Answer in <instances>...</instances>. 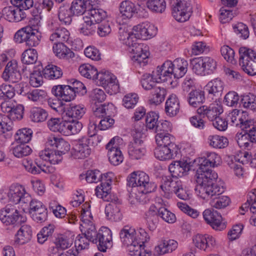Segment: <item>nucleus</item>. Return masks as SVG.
Returning <instances> with one entry per match:
<instances>
[{
	"label": "nucleus",
	"mask_w": 256,
	"mask_h": 256,
	"mask_svg": "<svg viewBox=\"0 0 256 256\" xmlns=\"http://www.w3.org/2000/svg\"><path fill=\"white\" fill-rule=\"evenodd\" d=\"M196 177L197 185L194 190L196 194L203 199L220 196L224 192V187L216 182L218 177L216 173H196Z\"/></svg>",
	"instance_id": "nucleus-1"
},
{
	"label": "nucleus",
	"mask_w": 256,
	"mask_h": 256,
	"mask_svg": "<svg viewBox=\"0 0 256 256\" xmlns=\"http://www.w3.org/2000/svg\"><path fill=\"white\" fill-rule=\"evenodd\" d=\"M222 112V109L218 104H211L210 106H202L197 110L198 116H195L190 118L191 124L200 130L204 129L205 126L204 121L202 119L205 116L208 120L213 121Z\"/></svg>",
	"instance_id": "nucleus-2"
},
{
	"label": "nucleus",
	"mask_w": 256,
	"mask_h": 256,
	"mask_svg": "<svg viewBox=\"0 0 256 256\" xmlns=\"http://www.w3.org/2000/svg\"><path fill=\"white\" fill-rule=\"evenodd\" d=\"M41 38V33L38 30H33L30 26H26L18 30L14 36L16 42H24L26 46L30 48L38 46Z\"/></svg>",
	"instance_id": "nucleus-3"
},
{
	"label": "nucleus",
	"mask_w": 256,
	"mask_h": 256,
	"mask_svg": "<svg viewBox=\"0 0 256 256\" xmlns=\"http://www.w3.org/2000/svg\"><path fill=\"white\" fill-rule=\"evenodd\" d=\"M194 73L200 76H208L212 74L216 68V62L208 56L199 57L191 61Z\"/></svg>",
	"instance_id": "nucleus-4"
},
{
	"label": "nucleus",
	"mask_w": 256,
	"mask_h": 256,
	"mask_svg": "<svg viewBox=\"0 0 256 256\" xmlns=\"http://www.w3.org/2000/svg\"><path fill=\"white\" fill-rule=\"evenodd\" d=\"M239 64L242 70L250 76L256 75V52L246 47L239 49Z\"/></svg>",
	"instance_id": "nucleus-5"
},
{
	"label": "nucleus",
	"mask_w": 256,
	"mask_h": 256,
	"mask_svg": "<svg viewBox=\"0 0 256 256\" xmlns=\"http://www.w3.org/2000/svg\"><path fill=\"white\" fill-rule=\"evenodd\" d=\"M172 14L178 22H184L188 20L192 12V0H172Z\"/></svg>",
	"instance_id": "nucleus-6"
},
{
	"label": "nucleus",
	"mask_w": 256,
	"mask_h": 256,
	"mask_svg": "<svg viewBox=\"0 0 256 256\" xmlns=\"http://www.w3.org/2000/svg\"><path fill=\"white\" fill-rule=\"evenodd\" d=\"M0 220L6 226H10L24 223L26 218L14 206L8 204L0 210Z\"/></svg>",
	"instance_id": "nucleus-7"
},
{
	"label": "nucleus",
	"mask_w": 256,
	"mask_h": 256,
	"mask_svg": "<svg viewBox=\"0 0 256 256\" xmlns=\"http://www.w3.org/2000/svg\"><path fill=\"white\" fill-rule=\"evenodd\" d=\"M96 82L102 86L110 95L119 92L120 86L116 77L108 72L102 71L98 73Z\"/></svg>",
	"instance_id": "nucleus-8"
},
{
	"label": "nucleus",
	"mask_w": 256,
	"mask_h": 256,
	"mask_svg": "<svg viewBox=\"0 0 256 256\" xmlns=\"http://www.w3.org/2000/svg\"><path fill=\"white\" fill-rule=\"evenodd\" d=\"M142 128H137V132L134 134V138L128 146V153L132 159L138 160L145 154L146 150L144 147L142 134L140 133Z\"/></svg>",
	"instance_id": "nucleus-9"
},
{
	"label": "nucleus",
	"mask_w": 256,
	"mask_h": 256,
	"mask_svg": "<svg viewBox=\"0 0 256 256\" xmlns=\"http://www.w3.org/2000/svg\"><path fill=\"white\" fill-rule=\"evenodd\" d=\"M220 156L215 152H210L207 154V158H200L195 160L194 163L198 166L196 173L206 174L207 172L216 173L212 170L219 162Z\"/></svg>",
	"instance_id": "nucleus-10"
},
{
	"label": "nucleus",
	"mask_w": 256,
	"mask_h": 256,
	"mask_svg": "<svg viewBox=\"0 0 256 256\" xmlns=\"http://www.w3.org/2000/svg\"><path fill=\"white\" fill-rule=\"evenodd\" d=\"M120 140L118 136H115L112 138L106 146V149L108 150V160L114 166L120 164L124 160V156L118 148V142H116Z\"/></svg>",
	"instance_id": "nucleus-11"
},
{
	"label": "nucleus",
	"mask_w": 256,
	"mask_h": 256,
	"mask_svg": "<svg viewBox=\"0 0 256 256\" xmlns=\"http://www.w3.org/2000/svg\"><path fill=\"white\" fill-rule=\"evenodd\" d=\"M156 34V29L154 26L146 22L134 26L132 36H134V38L147 40L154 36Z\"/></svg>",
	"instance_id": "nucleus-12"
},
{
	"label": "nucleus",
	"mask_w": 256,
	"mask_h": 256,
	"mask_svg": "<svg viewBox=\"0 0 256 256\" xmlns=\"http://www.w3.org/2000/svg\"><path fill=\"white\" fill-rule=\"evenodd\" d=\"M112 180L104 182L102 186H97L95 189L97 197L102 198L104 201L110 202V204H120V200L118 196L110 192Z\"/></svg>",
	"instance_id": "nucleus-13"
},
{
	"label": "nucleus",
	"mask_w": 256,
	"mask_h": 256,
	"mask_svg": "<svg viewBox=\"0 0 256 256\" xmlns=\"http://www.w3.org/2000/svg\"><path fill=\"white\" fill-rule=\"evenodd\" d=\"M203 217L207 224L212 228L222 230L226 228L224 222H222V216L213 209H206L203 212Z\"/></svg>",
	"instance_id": "nucleus-14"
},
{
	"label": "nucleus",
	"mask_w": 256,
	"mask_h": 256,
	"mask_svg": "<svg viewBox=\"0 0 256 256\" xmlns=\"http://www.w3.org/2000/svg\"><path fill=\"white\" fill-rule=\"evenodd\" d=\"M97 247L102 252H106V250L112 246V234L111 230L106 227H102L98 231Z\"/></svg>",
	"instance_id": "nucleus-15"
},
{
	"label": "nucleus",
	"mask_w": 256,
	"mask_h": 256,
	"mask_svg": "<svg viewBox=\"0 0 256 256\" xmlns=\"http://www.w3.org/2000/svg\"><path fill=\"white\" fill-rule=\"evenodd\" d=\"M128 46L130 47V51L134 54L132 56L133 60L140 66H145L148 62V52L146 50H144L143 44L134 42L132 40L130 42V44Z\"/></svg>",
	"instance_id": "nucleus-16"
},
{
	"label": "nucleus",
	"mask_w": 256,
	"mask_h": 256,
	"mask_svg": "<svg viewBox=\"0 0 256 256\" xmlns=\"http://www.w3.org/2000/svg\"><path fill=\"white\" fill-rule=\"evenodd\" d=\"M2 78L4 81L16 82L22 78L21 74L18 70V64L16 61L9 62L2 74Z\"/></svg>",
	"instance_id": "nucleus-17"
},
{
	"label": "nucleus",
	"mask_w": 256,
	"mask_h": 256,
	"mask_svg": "<svg viewBox=\"0 0 256 256\" xmlns=\"http://www.w3.org/2000/svg\"><path fill=\"white\" fill-rule=\"evenodd\" d=\"M193 242L198 248L204 250L210 251L216 245L214 238L208 234H197L193 238Z\"/></svg>",
	"instance_id": "nucleus-18"
},
{
	"label": "nucleus",
	"mask_w": 256,
	"mask_h": 256,
	"mask_svg": "<svg viewBox=\"0 0 256 256\" xmlns=\"http://www.w3.org/2000/svg\"><path fill=\"white\" fill-rule=\"evenodd\" d=\"M178 147L176 144L170 146H158L154 150L156 158L160 160H166L174 158L177 155Z\"/></svg>",
	"instance_id": "nucleus-19"
},
{
	"label": "nucleus",
	"mask_w": 256,
	"mask_h": 256,
	"mask_svg": "<svg viewBox=\"0 0 256 256\" xmlns=\"http://www.w3.org/2000/svg\"><path fill=\"white\" fill-rule=\"evenodd\" d=\"M114 174L112 172L102 174L100 171L95 170H88L86 174L85 179L89 183L97 182L100 181L101 184L98 186H102V183H104V182H108L110 180H112Z\"/></svg>",
	"instance_id": "nucleus-20"
},
{
	"label": "nucleus",
	"mask_w": 256,
	"mask_h": 256,
	"mask_svg": "<svg viewBox=\"0 0 256 256\" xmlns=\"http://www.w3.org/2000/svg\"><path fill=\"white\" fill-rule=\"evenodd\" d=\"M191 170L190 164L186 162L174 161L168 166V170L172 178H178L186 175Z\"/></svg>",
	"instance_id": "nucleus-21"
},
{
	"label": "nucleus",
	"mask_w": 256,
	"mask_h": 256,
	"mask_svg": "<svg viewBox=\"0 0 256 256\" xmlns=\"http://www.w3.org/2000/svg\"><path fill=\"white\" fill-rule=\"evenodd\" d=\"M52 92L57 97L62 98V100L70 102L73 100L76 94L68 85H58L52 88Z\"/></svg>",
	"instance_id": "nucleus-22"
},
{
	"label": "nucleus",
	"mask_w": 256,
	"mask_h": 256,
	"mask_svg": "<svg viewBox=\"0 0 256 256\" xmlns=\"http://www.w3.org/2000/svg\"><path fill=\"white\" fill-rule=\"evenodd\" d=\"M83 140L82 137L80 138L72 149V154L74 158H84L88 157L92 152L91 148Z\"/></svg>",
	"instance_id": "nucleus-23"
},
{
	"label": "nucleus",
	"mask_w": 256,
	"mask_h": 256,
	"mask_svg": "<svg viewBox=\"0 0 256 256\" xmlns=\"http://www.w3.org/2000/svg\"><path fill=\"white\" fill-rule=\"evenodd\" d=\"M178 243L174 240H164L156 246L154 254L155 256H160L166 254L172 253L178 248Z\"/></svg>",
	"instance_id": "nucleus-24"
},
{
	"label": "nucleus",
	"mask_w": 256,
	"mask_h": 256,
	"mask_svg": "<svg viewBox=\"0 0 256 256\" xmlns=\"http://www.w3.org/2000/svg\"><path fill=\"white\" fill-rule=\"evenodd\" d=\"M50 27L52 32L50 38L51 41L64 42L68 40L70 32L66 28L58 27L57 24L53 22L51 23Z\"/></svg>",
	"instance_id": "nucleus-25"
},
{
	"label": "nucleus",
	"mask_w": 256,
	"mask_h": 256,
	"mask_svg": "<svg viewBox=\"0 0 256 256\" xmlns=\"http://www.w3.org/2000/svg\"><path fill=\"white\" fill-rule=\"evenodd\" d=\"M2 12L5 19L10 22H18L26 16L24 12L15 6L4 8Z\"/></svg>",
	"instance_id": "nucleus-26"
},
{
	"label": "nucleus",
	"mask_w": 256,
	"mask_h": 256,
	"mask_svg": "<svg viewBox=\"0 0 256 256\" xmlns=\"http://www.w3.org/2000/svg\"><path fill=\"white\" fill-rule=\"evenodd\" d=\"M83 142H86L89 146L95 147L102 140V136L96 134V124L94 123L90 124L88 127V136H82Z\"/></svg>",
	"instance_id": "nucleus-27"
},
{
	"label": "nucleus",
	"mask_w": 256,
	"mask_h": 256,
	"mask_svg": "<svg viewBox=\"0 0 256 256\" xmlns=\"http://www.w3.org/2000/svg\"><path fill=\"white\" fill-rule=\"evenodd\" d=\"M40 159L44 161H48L50 164H56L60 162L62 160V155L58 154L56 151L54 150V148H46L44 150H42L38 154Z\"/></svg>",
	"instance_id": "nucleus-28"
},
{
	"label": "nucleus",
	"mask_w": 256,
	"mask_h": 256,
	"mask_svg": "<svg viewBox=\"0 0 256 256\" xmlns=\"http://www.w3.org/2000/svg\"><path fill=\"white\" fill-rule=\"evenodd\" d=\"M80 230L82 235L86 236L87 238L93 244H97V238L98 232L96 230L95 226L92 222L88 221V222L83 221L80 224Z\"/></svg>",
	"instance_id": "nucleus-29"
},
{
	"label": "nucleus",
	"mask_w": 256,
	"mask_h": 256,
	"mask_svg": "<svg viewBox=\"0 0 256 256\" xmlns=\"http://www.w3.org/2000/svg\"><path fill=\"white\" fill-rule=\"evenodd\" d=\"M137 178L139 183V190H142L145 192H152L156 188L154 182H150L148 176L143 172H138Z\"/></svg>",
	"instance_id": "nucleus-30"
},
{
	"label": "nucleus",
	"mask_w": 256,
	"mask_h": 256,
	"mask_svg": "<svg viewBox=\"0 0 256 256\" xmlns=\"http://www.w3.org/2000/svg\"><path fill=\"white\" fill-rule=\"evenodd\" d=\"M47 144L53 147L54 150L62 155L66 154L70 150V144L62 138L53 137L48 140Z\"/></svg>",
	"instance_id": "nucleus-31"
},
{
	"label": "nucleus",
	"mask_w": 256,
	"mask_h": 256,
	"mask_svg": "<svg viewBox=\"0 0 256 256\" xmlns=\"http://www.w3.org/2000/svg\"><path fill=\"white\" fill-rule=\"evenodd\" d=\"M158 208L154 206H151L146 212L144 217L148 227L150 231L156 229L158 224Z\"/></svg>",
	"instance_id": "nucleus-32"
},
{
	"label": "nucleus",
	"mask_w": 256,
	"mask_h": 256,
	"mask_svg": "<svg viewBox=\"0 0 256 256\" xmlns=\"http://www.w3.org/2000/svg\"><path fill=\"white\" fill-rule=\"evenodd\" d=\"M224 88V84L222 80L216 78L211 80L206 86L205 90L210 94L215 96H221Z\"/></svg>",
	"instance_id": "nucleus-33"
},
{
	"label": "nucleus",
	"mask_w": 256,
	"mask_h": 256,
	"mask_svg": "<svg viewBox=\"0 0 256 256\" xmlns=\"http://www.w3.org/2000/svg\"><path fill=\"white\" fill-rule=\"evenodd\" d=\"M114 106L112 103L107 104H103L100 106L96 105L92 107L94 114L100 118L105 116H112L114 113Z\"/></svg>",
	"instance_id": "nucleus-34"
},
{
	"label": "nucleus",
	"mask_w": 256,
	"mask_h": 256,
	"mask_svg": "<svg viewBox=\"0 0 256 256\" xmlns=\"http://www.w3.org/2000/svg\"><path fill=\"white\" fill-rule=\"evenodd\" d=\"M180 110V102L175 96H171L166 100L165 104V112L170 117L176 116Z\"/></svg>",
	"instance_id": "nucleus-35"
},
{
	"label": "nucleus",
	"mask_w": 256,
	"mask_h": 256,
	"mask_svg": "<svg viewBox=\"0 0 256 256\" xmlns=\"http://www.w3.org/2000/svg\"><path fill=\"white\" fill-rule=\"evenodd\" d=\"M53 51L60 58L68 59L74 56V52L62 42H56L54 44Z\"/></svg>",
	"instance_id": "nucleus-36"
},
{
	"label": "nucleus",
	"mask_w": 256,
	"mask_h": 256,
	"mask_svg": "<svg viewBox=\"0 0 256 256\" xmlns=\"http://www.w3.org/2000/svg\"><path fill=\"white\" fill-rule=\"evenodd\" d=\"M151 94L149 97V103L151 104L158 105L161 104L164 100L166 94V90L164 88L159 86L154 87L151 90Z\"/></svg>",
	"instance_id": "nucleus-37"
},
{
	"label": "nucleus",
	"mask_w": 256,
	"mask_h": 256,
	"mask_svg": "<svg viewBox=\"0 0 256 256\" xmlns=\"http://www.w3.org/2000/svg\"><path fill=\"white\" fill-rule=\"evenodd\" d=\"M120 12L123 19L130 18L136 12V8L134 3L129 0H125L120 4Z\"/></svg>",
	"instance_id": "nucleus-38"
},
{
	"label": "nucleus",
	"mask_w": 256,
	"mask_h": 256,
	"mask_svg": "<svg viewBox=\"0 0 256 256\" xmlns=\"http://www.w3.org/2000/svg\"><path fill=\"white\" fill-rule=\"evenodd\" d=\"M16 241L20 244L28 242L32 237V230L30 226L24 224L18 231Z\"/></svg>",
	"instance_id": "nucleus-39"
},
{
	"label": "nucleus",
	"mask_w": 256,
	"mask_h": 256,
	"mask_svg": "<svg viewBox=\"0 0 256 256\" xmlns=\"http://www.w3.org/2000/svg\"><path fill=\"white\" fill-rule=\"evenodd\" d=\"M175 65L172 72V78H179L182 77L187 72L188 63L184 59H176L174 60Z\"/></svg>",
	"instance_id": "nucleus-40"
},
{
	"label": "nucleus",
	"mask_w": 256,
	"mask_h": 256,
	"mask_svg": "<svg viewBox=\"0 0 256 256\" xmlns=\"http://www.w3.org/2000/svg\"><path fill=\"white\" fill-rule=\"evenodd\" d=\"M24 192V188L21 186H11L7 194L9 201L14 204L20 202L22 194Z\"/></svg>",
	"instance_id": "nucleus-41"
},
{
	"label": "nucleus",
	"mask_w": 256,
	"mask_h": 256,
	"mask_svg": "<svg viewBox=\"0 0 256 256\" xmlns=\"http://www.w3.org/2000/svg\"><path fill=\"white\" fill-rule=\"evenodd\" d=\"M85 110L82 106L70 104L65 110L66 116L70 120L80 118L84 114Z\"/></svg>",
	"instance_id": "nucleus-42"
},
{
	"label": "nucleus",
	"mask_w": 256,
	"mask_h": 256,
	"mask_svg": "<svg viewBox=\"0 0 256 256\" xmlns=\"http://www.w3.org/2000/svg\"><path fill=\"white\" fill-rule=\"evenodd\" d=\"M48 116V112L40 107H34L30 112V118L34 122H44Z\"/></svg>",
	"instance_id": "nucleus-43"
},
{
	"label": "nucleus",
	"mask_w": 256,
	"mask_h": 256,
	"mask_svg": "<svg viewBox=\"0 0 256 256\" xmlns=\"http://www.w3.org/2000/svg\"><path fill=\"white\" fill-rule=\"evenodd\" d=\"M118 204H108L105 208V213L108 219L118 221L122 218V214Z\"/></svg>",
	"instance_id": "nucleus-44"
},
{
	"label": "nucleus",
	"mask_w": 256,
	"mask_h": 256,
	"mask_svg": "<svg viewBox=\"0 0 256 256\" xmlns=\"http://www.w3.org/2000/svg\"><path fill=\"white\" fill-rule=\"evenodd\" d=\"M205 100L204 92L200 90H192L188 94V102L190 106L196 108Z\"/></svg>",
	"instance_id": "nucleus-45"
},
{
	"label": "nucleus",
	"mask_w": 256,
	"mask_h": 256,
	"mask_svg": "<svg viewBox=\"0 0 256 256\" xmlns=\"http://www.w3.org/2000/svg\"><path fill=\"white\" fill-rule=\"evenodd\" d=\"M164 184L160 186V188L164 192L172 193L174 192L178 188L181 186L182 184L180 180H172L170 176L165 177L163 178Z\"/></svg>",
	"instance_id": "nucleus-46"
},
{
	"label": "nucleus",
	"mask_w": 256,
	"mask_h": 256,
	"mask_svg": "<svg viewBox=\"0 0 256 256\" xmlns=\"http://www.w3.org/2000/svg\"><path fill=\"white\" fill-rule=\"evenodd\" d=\"M44 77L49 79H58L62 76V69L53 64H48L42 70Z\"/></svg>",
	"instance_id": "nucleus-47"
},
{
	"label": "nucleus",
	"mask_w": 256,
	"mask_h": 256,
	"mask_svg": "<svg viewBox=\"0 0 256 256\" xmlns=\"http://www.w3.org/2000/svg\"><path fill=\"white\" fill-rule=\"evenodd\" d=\"M208 140L210 146L216 148H224L228 144L226 138L218 135L210 136Z\"/></svg>",
	"instance_id": "nucleus-48"
},
{
	"label": "nucleus",
	"mask_w": 256,
	"mask_h": 256,
	"mask_svg": "<svg viewBox=\"0 0 256 256\" xmlns=\"http://www.w3.org/2000/svg\"><path fill=\"white\" fill-rule=\"evenodd\" d=\"M74 16L68 5H63L60 7L58 16L60 20L66 24H70L72 22V17Z\"/></svg>",
	"instance_id": "nucleus-49"
},
{
	"label": "nucleus",
	"mask_w": 256,
	"mask_h": 256,
	"mask_svg": "<svg viewBox=\"0 0 256 256\" xmlns=\"http://www.w3.org/2000/svg\"><path fill=\"white\" fill-rule=\"evenodd\" d=\"M12 148V154L18 158L28 156L32 152L31 148L26 144H14Z\"/></svg>",
	"instance_id": "nucleus-50"
},
{
	"label": "nucleus",
	"mask_w": 256,
	"mask_h": 256,
	"mask_svg": "<svg viewBox=\"0 0 256 256\" xmlns=\"http://www.w3.org/2000/svg\"><path fill=\"white\" fill-rule=\"evenodd\" d=\"M136 234L135 230L128 226H124L120 234V238L126 244L137 238L138 236Z\"/></svg>",
	"instance_id": "nucleus-51"
},
{
	"label": "nucleus",
	"mask_w": 256,
	"mask_h": 256,
	"mask_svg": "<svg viewBox=\"0 0 256 256\" xmlns=\"http://www.w3.org/2000/svg\"><path fill=\"white\" fill-rule=\"evenodd\" d=\"M241 132H238L235 139L239 146L242 148H248L252 147V142H250V137L248 132L242 130Z\"/></svg>",
	"instance_id": "nucleus-52"
},
{
	"label": "nucleus",
	"mask_w": 256,
	"mask_h": 256,
	"mask_svg": "<svg viewBox=\"0 0 256 256\" xmlns=\"http://www.w3.org/2000/svg\"><path fill=\"white\" fill-rule=\"evenodd\" d=\"M80 73L82 76L90 79L96 80L98 70L93 66L88 64H82L78 68Z\"/></svg>",
	"instance_id": "nucleus-53"
},
{
	"label": "nucleus",
	"mask_w": 256,
	"mask_h": 256,
	"mask_svg": "<svg viewBox=\"0 0 256 256\" xmlns=\"http://www.w3.org/2000/svg\"><path fill=\"white\" fill-rule=\"evenodd\" d=\"M32 132L30 128H22L19 130L15 135L16 144L28 142L32 137Z\"/></svg>",
	"instance_id": "nucleus-54"
},
{
	"label": "nucleus",
	"mask_w": 256,
	"mask_h": 256,
	"mask_svg": "<svg viewBox=\"0 0 256 256\" xmlns=\"http://www.w3.org/2000/svg\"><path fill=\"white\" fill-rule=\"evenodd\" d=\"M155 138L158 146H170V145L176 144L172 142L174 137L169 133L156 134Z\"/></svg>",
	"instance_id": "nucleus-55"
},
{
	"label": "nucleus",
	"mask_w": 256,
	"mask_h": 256,
	"mask_svg": "<svg viewBox=\"0 0 256 256\" xmlns=\"http://www.w3.org/2000/svg\"><path fill=\"white\" fill-rule=\"evenodd\" d=\"M37 59V52L36 50L34 48L26 50L22 55V62L24 64H34L36 62Z\"/></svg>",
	"instance_id": "nucleus-56"
},
{
	"label": "nucleus",
	"mask_w": 256,
	"mask_h": 256,
	"mask_svg": "<svg viewBox=\"0 0 256 256\" xmlns=\"http://www.w3.org/2000/svg\"><path fill=\"white\" fill-rule=\"evenodd\" d=\"M147 8L152 12L162 13L166 9L164 0H149L146 2Z\"/></svg>",
	"instance_id": "nucleus-57"
},
{
	"label": "nucleus",
	"mask_w": 256,
	"mask_h": 256,
	"mask_svg": "<svg viewBox=\"0 0 256 256\" xmlns=\"http://www.w3.org/2000/svg\"><path fill=\"white\" fill-rule=\"evenodd\" d=\"M90 16L88 18L92 22L99 24L106 17V12L101 8H92L89 12Z\"/></svg>",
	"instance_id": "nucleus-58"
},
{
	"label": "nucleus",
	"mask_w": 256,
	"mask_h": 256,
	"mask_svg": "<svg viewBox=\"0 0 256 256\" xmlns=\"http://www.w3.org/2000/svg\"><path fill=\"white\" fill-rule=\"evenodd\" d=\"M240 102L244 108L256 111V96L253 94L249 93L242 96Z\"/></svg>",
	"instance_id": "nucleus-59"
},
{
	"label": "nucleus",
	"mask_w": 256,
	"mask_h": 256,
	"mask_svg": "<svg viewBox=\"0 0 256 256\" xmlns=\"http://www.w3.org/2000/svg\"><path fill=\"white\" fill-rule=\"evenodd\" d=\"M70 8L74 15H82L86 10V2L84 0H74Z\"/></svg>",
	"instance_id": "nucleus-60"
},
{
	"label": "nucleus",
	"mask_w": 256,
	"mask_h": 256,
	"mask_svg": "<svg viewBox=\"0 0 256 256\" xmlns=\"http://www.w3.org/2000/svg\"><path fill=\"white\" fill-rule=\"evenodd\" d=\"M15 95V89L11 85L2 84L0 86V99L6 100L12 98Z\"/></svg>",
	"instance_id": "nucleus-61"
},
{
	"label": "nucleus",
	"mask_w": 256,
	"mask_h": 256,
	"mask_svg": "<svg viewBox=\"0 0 256 256\" xmlns=\"http://www.w3.org/2000/svg\"><path fill=\"white\" fill-rule=\"evenodd\" d=\"M96 28V24L88 18H86L84 23L80 28V32L84 36L92 35L95 33Z\"/></svg>",
	"instance_id": "nucleus-62"
},
{
	"label": "nucleus",
	"mask_w": 256,
	"mask_h": 256,
	"mask_svg": "<svg viewBox=\"0 0 256 256\" xmlns=\"http://www.w3.org/2000/svg\"><path fill=\"white\" fill-rule=\"evenodd\" d=\"M54 226L50 224L44 226L37 234L38 241L40 244H43L48 238L54 232Z\"/></svg>",
	"instance_id": "nucleus-63"
},
{
	"label": "nucleus",
	"mask_w": 256,
	"mask_h": 256,
	"mask_svg": "<svg viewBox=\"0 0 256 256\" xmlns=\"http://www.w3.org/2000/svg\"><path fill=\"white\" fill-rule=\"evenodd\" d=\"M158 214L164 220L169 224H173L176 221L175 214L164 207L158 208Z\"/></svg>",
	"instance_id": "nucleus-64"
}]
</instances>
